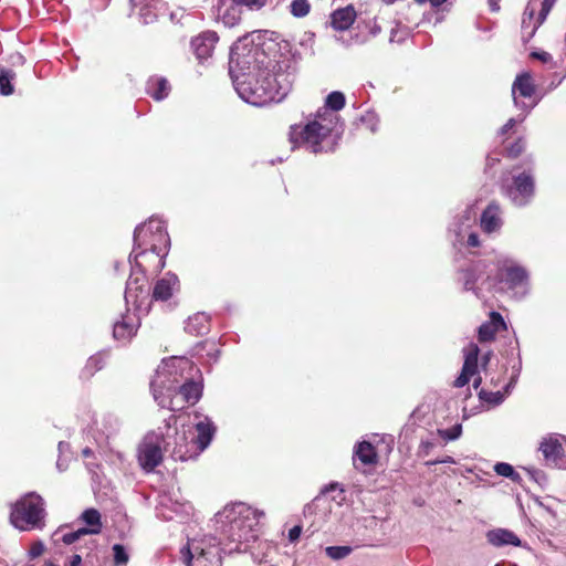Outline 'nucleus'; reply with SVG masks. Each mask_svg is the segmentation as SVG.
<instances>
[{"label": "nucleus", "instance_id": "nucleus-20", "mask_svg": "<svg viewBox=\"0 0 566 566\" xmlns=\"http://www.w3.org/2000/svg\"><path fill=\"white\" fill-rule=\"evenodd\" d=\"M179 283L178 276L171 272L165 274L164 277L159 279L153 289V300L155 301H167L172 296L174 291L177 289Z\"/></svg>", "mask_w": 566, "mask_h": 566}, {"label": "nucleus", "instance_id": "nucleus-42", "mask_svg": "<svg viewBox=\"0 0 566 566\" xmlns=\"http://www.w3.org/2000/svg\"><path fill=\"white\" fill-rule=\"evenodd\" d=\"M409 33L410 32L408 28H401L400 23H397V25L390 31L389 41L391 43H402L409 36Z\"/></svg>", "mask_w": 566, "mask_h": 566}, {"label": "nucleus", "instance_id": "nucleus-16", "mask_svg": "<svg viewBox=\"0 0 566 566\" xmlns=\"http://www.w3.org/2000/svg\"><path fill=\"white\" fill-rule=\"evenodd\" d=\"M486 263L482 260L471 261L458 271V281L462 283L465 291H472L476 296L479 290L475 286L478 280L485 273Z\"/></svg>", "mask_w": 566, "mask_h": 566}, {"label": "nucleus", "instance_id": "nucleus-36", "mask_svg": "<svg viewBox=\"0 0 566 566\" xmlns=\"http://www.w3.org/2000/svg\"><path fill=\"white\" fill-rule=\"evenodd\" d=\"M555 2L556 0H543L541 11L538 13L536 23L533 25L532 31L530 32V36H533L538 27L544 23Z\"/></svg>", "mask_w": 566, "mask_h": 566}, {"label": "nucleus", "instance_id": "nucleus-25", "mask_svg": "<svg viewBox=\"0 0 566 566\" xmlns=\"http://www.w3.org/2000/svg\"><path fill=\"white\" fill-rule=\"evenodd\" d=\"M145 90L155 101H163L169 95L170 85L165 77L150 76L146 82Z\"/></svg>", "mask_w": 566, "mask_h": 566}, {"label": "nucleus", "instance_id": "nucleus-35", "mask_svg": "<svg viewBox=\"0 0 566 566\" xmlns=\"http://www.w3.org/2000/svg\"><path fill=\"white\" fill-rule=\"evenodd\" d=\"M507 395L505 394V391H486L484 389H482L480 392H479V398L484 401V402H488L492 406H500L505 397Z\"/></svg>", "mask_w": 566, "mask_h": 566}, {"label": "nucleus", "instance_id": "nucleus-29", "mask_svg": "<svg viewBox=\"0 0 566 566\" xmlns=\"http://www.w3.org/2000/svg\"><path fill=\"white\" fill-rule=\"evenodd\" d=\"M136 325L123 317L122 321L114 324L113 336L116 340L127 343L136 334Z\"/></svg>", "mask_w": 566, "mask_h": 566}, {"label": "nucleus", "instance_id": "nucleus-9", "mask_svg": "<svg viewBox=\"0 0 566 566\" xmlns=\"http://www.w3.org/2000/svg\"><path fill=\"white\" fill-rule=\"evenodd\" d=\"M171 437L165 436L161 428L148 432L138 447V462L146 472H151L163 461V452L169 451Z\"/></svg>", "mask_w": 566, "mask_h": 566}, {"label": "nucleus", "instance_id": "nucleus-37", "mask_svg": "<svg viewBox=\"0 0 566 566\" xmlns=\"http://www.w3.org/2000/svg\"><path fill=\"white\" fill-rule=\"evenodd\" d=\"M96 535L98 530H88L87 527H81L74 532L66 533L62 536V542L66 545H71L78 541L84 535Z\"/></svg>", "mask_w": 566, "mask_h": 566}, {"label": "nucleus", "instance_id": "nucleus-64", "mask_svg": "<svg viewBox=\"0 0 566 566\" xmlns=\"http://www.w3.org/2000/svg\"><path fill=\"white\" fill-rule=\"evenodd\" d=\"M494 566H517V565L515 563H512V562H501V563H497Z\"/></svg>", "mask_w": 566, "mask_h": 566}, {"label": "nucleus", "instance_id": "nucleus-56", "mask_svg": "<svg viewBox=\"0 0 566 566\" xmlns=\"http://www.w3.org/2000/svg\"><path fill=\"white\" fill-rule=\"evenodd\" d=\"M57 449L60 455L64 457V454L70 451V444L67 442L60 441L57 444Z\"/></svg>", "mask_w": 566, "mask_h": 566}, {"label": "nucleus", "instance_id": "nucleus-6", "mask_svg": "<svg viewBox=\"0 0 566 566\" xmlns=\"http://www.w3.org/2000/svg\"><path fill=\"white\" fill-rule=\"evenodd\" d=\"M169 248L170 238L165 223L160 219L151 217L147 222L135 228L134 249L129 254V263H133L134 260L135 264L140 266L138 258L151 252L159 258L158 268L161 270L165 266V258Z\"/></svg>", "mask_w": 566, "mask_h": 566}, {"label": "nucleus", "instance_id": "nucleus-41", "mask_svg": "<svg viewBox=\"0 0 566 566\" xmlns=\"http://www.w3.org/2000/svg\"><path fill=\"white\" fill-rule=\"evenodd\" d=\"M112 551L115 565L125 566L128 563L129 556L124 545L114 544Z\"/></svg>", "mask_w": 566, "mask_h": 566}, {"label": "nucleus", "instance_id": "nucleus-52", "mask_svg": "<svg viewBox=\"0 0 566 566\" xmlns=\"http://www.w3.org/2000/svg\"><path fill=\"white\" fill-rule=\"evenodd\" d=\"M302 533V526L295 525L289 531V539L290 542H295L300 538Z\"/></svg>", "mask_w": 566, "mask_h": 566}, {"label": "nucleus", "instance_id": "nucleus-30", "mask_svg": "<svg viewBox=\"0 0 566 566\" xmlns=\"http://www.w3.org/2000/svg\"><path fill=\"white\" fill-rule=\"evenodd\" d=\"M107 357L108 353L106 350H102L92 355L85 364L84 374L91 377L98 370L103 369Z\"/></svg>", "mask_w": 566, "mask_h": 566}, {"label": "nucleus", "instance_id": "nucleus-34", "mask_svg": "<svg viewBox=\"0 0 566 566\" xmlns=\"http://www.w3.org/2000/svg\"><path fill=\"white\" fill-rule=\"evenodd\" d=\"M494 471L497 475L507 478L513 482H520L522 480L520 473L506 462H497L494 465Z\"/></svg>", "mask_w": 566, "mask_h": 566}, {"label": "nucleus", "instance_id": "nucleus-54", "mask_svg": "<svg viewBox=\"0 0 566 566\" xmlns=\"http://www.w3.org/2000/svg\"><path fill=\"white\" fill-rule=\"evenodd\" d=\"M381 32V27L377 23L376 20L371 21L369 25V34L371 36H377Z\"/></svg>", "mask_w": 566, "mask_h": 566}, {"label": "nucleus", "instance_id": "nucleus-17", "mask_svg": "<svg viewBox=\"0 0 566 566\" xmlns=\"http://www.w3.org/2000/svg\"><path fill=\"white\" fill-rule=\"evenodd\" d=\"M480 349L476 344H471L464 354V363L460 375L453 382L457 388L464 387L472 376L478 373V359Z\"/></svg>", "mask_w": 566, "mask_h": 566}, {"label": "nucleus", "instance_id": "nucleus-4", "mask_svg": "<svg viewBox=\"0 0 566 566\" xmlns=\"http://www.w3.org/2000/svg\"><path fill=\"white\" fill-rule=\"evenodd\" d=\"M263 513L252 509L243 502L233 503L216 514V523L220 524V532L227 545L234 544L229 554L244 553L249 543L258 538V525Z\"/></svg>", "mask_w": 566, "mask_h": 566}, {"label": "nucleus", "instance_id": "nucleus-55", "mask_svg": "<svg viewBox=\"0 0 566 566\" xmlns=\"http://www.w3.org/2000/svg\"><path fill=\"white\" fill-rule=\"evenodd\" d=\"M528 473L536 482H539V480L545 479V474L542 470H528Z\"/></svg>", "mask_w": 566, "mask_h": 566}, {"label": "nucleus", "instance_id": "nucleus-44", "mask_svg": "<svg viewBox=\"0 0 566 566\" xmlns=\"http://www.w3.org/2000/svg\"><path fill=\"white\" fill-rule=\"evenodd\" d=\"M150 3L143 4L139 11V17L143 23H153L157 19L156 12L153 11Z\"/></svg>", "mask_w": 566, "mask_h": 566}, {"label": "nucleus", "instance_id": "nucleus-28", "mask_svg": "<svg viewBox=\"0 0 566 566\" xmlns=\"http://www.w3.org/2000/svg\"><path fill=\"white\" fill-rule=\"evenodd\" d=\"M502 222L500 219V208L495 203H490L481 216V227L488 232H494L500 229Z\"/></svg>", "mask_w": 566, "mask_h": 566}, {"label": "nucleus", "instance_id": "nucleus-40", "mask_svg": "<svg viewBox=\"0 0 566 566\" xmlns=\"http://www.w3.org/2000/svg\"><path fill=\"white\" fill-rule=\"evenodd\" d=\"M360 123L371 132L376 133L378 129L379 117L374 111H367L359 117Z\"/></svg>", "mask_w": 566, "mask_h": 566}, {"label": "nucleus", "instance_id": "nucleus-5", "mask_svg": "<svg viewBox=\"0 0 566 566\" xmlns=\"http://www.w3.org/2000/svg\"><path fill=\"white\" fill-rule=\"evenodd\" d=\"M270 63L271 57L261 45L248 41V38L235 42L229 55V75L235 91L238 92L239 86L253 84L256 73Z\"/></svg>", "mask_w": 566, "mask_h": 566}, {"label": "nucleus", "instance_id": "nucleus-38", "mask_svg": "<svg viewBox=\"0 0 566 566\" xmlns=\"http://www.w3.org/2000/svg\"><path fill=\"white\" fill-rule=\"evenodd\" d=\"M311 4L308 0H292L290 12L296 18H303L308 14Z\"/></svg>", "mask_w": 566, "mask_h": 566}, {"label": "nucleus", "instance_id": "nucleus-33", "mask_svg": "<svg viewBox=\"0 0 566 566\" xmlns=\"http://www.w3.org/2000/svg\"><path fill=\"white\" fill-rule=\"evenodd\" d=\"M15 78V73L12 70L4 69L0 71V94L9 96L14 92L12 81Z\"/></svg>", "mask_w": 566, "mask_h": 566}, {"label": "nucleus", "instance_id": "nucleus-15", "mask_svg": "<svg viewBox=\"0 0 566 566\" xmlns=\"http://www.w3.org/2000/svg\"><path fill=\"white\" fill-rule=\"evenodd\" d=\"M243 8L233 0H218L214 17L227 28H233L241 22Z\"/></svg>", "mask_w": 566, "mask_h": 566}, {"label": "nucleus", "instance_id": "nucleus-61", "mask_svg": "<svg viewBox=\"0 0 566 566\" xmlns=\"http://www.w3.org/2000/svg\"><path fill=\"white\" fill-rule=\"evenodd\" d=\"M338 488H339V484H338V483H336V482H334V483H329L328 485H325V486L323 488L322 493H323V494H326V493H328V492H331V491H334V490H336V489H338Z\"/></svg>", "mask_w": 566, "mask_h": 566}, {"label": "nucleus", "instance_id": "nucleus-49", "mask_svg": "<svg viewBox=\"0 0 566 566\" xmlns=\"http://www.w3.org/2000/svg\"><path fill=\"white\" fill-rule=\"evenodd\" d=\"M535 10L531 8L530 4L525 8L524 14H523V21H522V28L525 29L527 27V23L531 22L534 18Z\"/></svg>", "mask_w": 566, "mask_h": 566}, {"label": "nucleus", "instance_id": "nucleus-19", "mask_svg": "<svg viewBox=\"0 0 566 566\" xmlns=\"http://www.w3.org/2000/svg\"><path fill=\"white\" fill-rule=\"evenodd\" d=\"M174 447L170 451L174 460L179 461H188L191 459H196L197 457H188L182 454V451L186 449L190 451V444L192 443V430H186L182 428L181 430H176L174 436Z\"/></svg>", "mask_w": 566, "mask_h": 566}, {"label": "nucleus", "instance_id": "nucleus-2", "mask_svg": "<svg viewBox=\"0 0 566 566\" xmlns=\"http://www.w3.org/2000/svg\"><path fill=\"white\" fill-rule=\"evenodd\" d=\"M296 66L290 59L274 60L262 66L253 84L239 86L238 95L242 101L254 106H265L282 102L293 87Z\"/></svg>", "mask_w": 566, "mask_h": 566}, {"label": "nucleus", "instance_id": "nucleus-59", "mask_svg": "<svg viewBox=\"0 0 566 566\" xmlns=\"http://www.w3.org/2000/svg\"><path fill=\"white\" fill-rule=\"evenodd\" d=\"M82 557L78 554H75L71 557L69 566H81Z\"/></svg>", "mask_w": 566, "mask_h": 566}, {"label": "nucleus", "instance_id": "nucleus-31", "mask_svg": "<svg viewBox=\"0 0 566 566\" xmlns=\"http://www.w3.org/2000/svg\"><path fill=\"white\" fill-rule=\"evenodd\" d=\"M120 420L117 416L107 413L101 420V431L106 438L116 434L120 428Z\"/></svg>", "mask_w": 566, "mask_h": 566}, {"label": "nucleus", "instance_id": "nucleus-47", "mask_svg": "<svg viewBox=\"0 0 566 566\" xmlns=\"http://www.w3.org/2000/svg\"><path fill=\"white\" fill-rule=\"evenodd\" d=\"M44 544L42 541L34 542L29 549V557L31 559L41 556L44 552Z\"/></svg>", "mask_w": 566, "mask_h": 566}, {"label": "nucleus", "instance_id": "nucleus-45", "mask_svg": "<svg viewBox=\"0 0 566 566\" xmlns=\"http://www.w3.org/2000/svg\"><path fill=\"white\" fill-rule=\"evenodd\" d=\"M525 146H526L525 140L523 138H518L516 142H514L506 148L507 157L516 158L517 156H520L523 153V150L525 149Z\"/></svg>", "mask_w": 566, "mask_h": 566}, {"label": "nucleus", "instance_id": "nucleus-58", "mask_svg": "<svg viewBox=\"0 0 566 566\" xmlns=\"http://www.w3.org/2000/svg\"><path fill=\"white\" fill-rule=\"evenodd\" d=\"M56 468L60 471H65L66 468H67V462H66V460L62 455H59V459L56 461Z\"/></svg>", "mask_w": 566, "mask_h": 566}, {"label": "nucleus", "instance_id": "nucleus-11", "mask_svg": "<svg viewBox=\"0 0 566 566\" xmlns=\"http://www.w3.org/2000/svg\"><path fill=\"white\" fill-rule=\"evenodd\" d=\"M535 84L530 73L525 72L516 76L512 85V96L515 107L530 113L539 102L535 96Z\"/></svg>", "mask_w": 566, "mask_h": 566}, {"label": "nucleus", "instance_id": "nucleus-60", "mask_svg": "<svg viewBox=\"0 0 566 566\" xmlns=\"http://www.w3.org/2000/svg\"><path fill=\"white\" fill-rule=\"evenodd\" d=\"M500 1L501 0H488L491 11L496 12L500 10Z\"/></svg>", "mask_w": 566, "mask_h": 566}, {"label": "nucleus", "instance_id": "nucleus-43", "mask_svg": "<svg viewBox=\"0 0 566 566\" xmlns=\"http://www.w3.org/2000/svg\"><path fill=\"white\" fill-rule=\"evenodd\" d=\"M462 433V426L460 423L454 424L452 428L449 429H439L438 434L447 440V441H453L457 440Z\"/></svg>", "mask_w": 566, "mask_h": 566}, {"label": "nucleus", "instance_id": "nucleus-32", "mask_svg": "<svg viewBox=\"0 0 566 566\" xmlns=\"http://www.w3.org/2000/svg\"><path fill=\"white\" fill-rule=\"evenodd\" d=\"M81 520L88 526V530L102 531L101 513L96 509H86L81 514Z\"/></svg>", "mask_w": 566, "mask_h": 566}, {"label": "nucleus", "instance_id": "nucleus-48", "mask_svg": "<svg viewBox=\"0 0 566 566\" xmlns=\"http://www.w3.org/2000/svg\"><path fill=\"white\" fill-rule=\"evenodd\" d=\"M531 56L533 59H536V60L543 62V63H548V62H552V60H553L552 55L545 51H533L531 53Z\"/></svg>", "mask_w": 566, "mask_h": 566}, {"label": "nucleus", "instance_id": "nucleus-14", "mask_svg": "<svg viewBox=\"0 0 566 566\" xmlns=\"http://www.w3.org/2000/svg\"><path fill=\"white\" fill-rule=\"evenodd\" d=\"M538 450L547 465L566 469V437L548 434L541 440Z\"/></svg>", "mask_w": 566, "mask_h": 566}, {"label": "nucleus", "instance_id": "nucleus-22", "mask_svg": "<svg viewBox=\"0 0 566 566\" xmlns=\"http://www.w3.org/2000/svg\"><path fill=\"white\" fill-rule=\"evenodd\" d=\"M506 328V324L500 313L493 312L491 314V322L483 323L478 329V338L481 343L491 342L494 339L499 328Z\"/></svg>", "mask_w": 566, "mask_h": 566}, {"label": "nucleus", "instance_id": "nucleus-18", "mask_svg": "<svg viewBox=\"0 0 566 566\" xmlns=\"http://www.w3.org/2000/svg\"><path fill=\"white\" fill-rule=\"evenodd\" d=\"M219 40L217 32L206 31L192 39L191 48L198 60L202 61L211 56Z\"/></svg>", "mask_w": 566, "mask_h": 566}, {"label": "nucleus", "instance_id": "nucleus-10", "mask_svg": "<svg viewBox=\"0 0 566 566\" xmlns=\"http://www.w3.org/2000/svg\"><path fill=\"white\" fill-rule=\"evenodd\" d=\"M501 282L509 290L516 291L520 298L530 293V273L523 265L507 255H499L495 261Z\"/></svg>", "mask_w": 566, "mask_h": 566}, {"label": "nucleus", "instance_id": "nucleus-23", "mask_svg": "<svg viewBox=\"0 0 566 566\" xmlns=\"http://www.w3.org/2000/svg\"><path fill=\"white\" fill-rule=\"evenodd\" d=\"M186 333L193 336H202L210 331V316L203 312L190 316L185 325Z\"/></svg>", "mask_w": 566, "mask_h": 566}, {"label": "nucleus", "instance_id": "nucleus-7", "mask_svg": "<svg viewBox=\"0 0 566 566\" xmlns=\"http://www.w3.org/2000/svg\"><path fill=\"white\" fill-rule=\"evenodd\" d=\"M504 195L518 208L530 205L535 196V175L533 159L514 165L511 181L503 185Z\"/></svg>", "mask_w": 566, "mask_h": 566}, {"label": "nucleus", "instance_id": "nucleus-13", "mask_svg": "<svg viewBox=\"0 0 566 566\" xmlns=\"http://www.w3.org/2000/svg\"><path fill=\"white\" fill-rule=\"evenodd\" d=\"M132 273L126 282L125 302L140 308L144 301L148 297L149 287L144 270L137 266L135 262L130 263Z\"/></svg>", "mask_w": 566, "mask_h": 566}, {"label": "nucleus", "instance_id": "nucleus-62", "mask_svg": "<svg viewBox=\"0 0 566 566\" xmlns=\"http://www.w3.org/2000/svg\"><path fill=\"white\" fill-rule=\"evenodd\" d=\"M516 382H517V381H514V380H513V375H512V376H511V379H510V381H509V384H507V385H505V387H504V389H503V390L505 391V394H506V395H510L511 390L514 388V386H515V384H516Z\"/></svg>", "mask_w": 566, "mask_h": 566}, {"label": "nucleus", "instance_id": "nucleus-51", "mask_svg": "<svg viewBox=\"0 0 566 566\" xmlns=\"http://www.w3.org/2000/svg\"><path fill=\"white\" fill-rule=\"evenodd\" d=\"M512 370H513V380L514 381H517L518 377H520V374H521V370H522V359H521V355L520 353L517 354V358H516V364H514L512 366Z\"/></svg>", "mask_w": 566, "mask_h": 566}, {"label": "nucleus", "instance_id": "nucleus-57", "mask_svg": "<svg viewBox=\"0 0 566 566\" xmlns=\"http://www.w3.org/2000/svg\"><path fill=\"white\" fill-rule=\"evenodd\" d=\"M436 463H452V464H454L455 461H454V459L452 457L447 455V457H444L442 459H438V460H434L432 462H428V464H436Z\"/></svg>", "mask_w": 566, "mask_h": 566}, {"label": "nucleus", "instance_id": "nucleus-24", "mask_svg": "<svg viewBox=\"0 0 566 566\" xmlns=\"http://www.w3.org/2000/svg\"><path fill=\"white\" fill-rule=\"evenodd\" d=\"M488 542L495 546L505 545L521 546V539L512 532L505 528H495L486 533Z\"/></svg>", "mask_w": 566, "mask_h": 566}, {"label": "nucleus", "instance_id": "nucleus-46", "mask_svg": "<svg viewBox=\"0 0 566 566\" xmlns=\"http://www.w3.org/2000/svg\"><path fill=\"white\" fill-rule=\"evenodd\" d=\"M528 113L522 112L516 117L510 118L500 129V135H505L510 132L516 124L524 122Z\"/></svg>", "mask_w": 566, "mask_h": 566}, {"label": "nucleus", "instance_id": "nucleus-26", "mask_svg": "<svg viewBox=\"0 0 566 566\" xmlns=\"http://www.w3.org/2000/svg\"><path fill=\"white\" fill-rule=\"evenodd\" d=\"M356 12L353 7L335 10L331 14V25L337 31L347 30L355 21Z\"/></svg>", "mask_w": 566, "mask_h": 566}, {"label": "nucleus", "instance_id": "nucleus-27", "mask_svg": "<svg viewBox=\"0 0 566 566\" xmlns=\"http://www.w3.org/2000/svg\"><path fill=\"white\" fill-rule=\"evenodd\" d=\"M377 452L375 447L368 441H361L355 444L353 452V461L357 459L364 465H373L377 462Z\"/></svg>", "mask_w": 566, "mask_h": 566}, {"label": "nucleus", "instance_id": "nucleus-8", "mask_svg": "<svg viewBox=\"0 0 566 566\" xmlns=\"http://www.w3.org/2000/svg\"><path fill=\"white\" fill-rule=\"evenodd\" d=\"M45 514L44 500L32 492L14 504L11 510L10 522L20 531L42 530Z\"/></svg>", "mask_w": 566, "mask_h": 566}, {"label": "nucleus", "instance_id": "nucleus-3", "mask_svg": "<svg viewBox=\"0 0 566 566\" xmlns=\"http://www.w3.org/2000/svg\"><path fill=\"white\" fill-rule=\"evenodd\" d=\"M186 367L192 368V364L186 359H171L164 361L156 371L155 379L150 382V389L155 401L161 408H168L171 411L180 410L184 408L178 402V396L181 400L189 405H195L202 396V386L195 380H186L182 385L178 386V379L174 376L177 369H185Z\"/></svg>", "mask_w": 566, "mask_h": 566}, {"label": "nucleus", "instance_id": "nucleus-39", "mask_svg": "<svg viewBox=\"0 0 566 566\" xmlns=\"http://www.w3.org/2000/svg\"><path fill=\"white\" fill-rule=\"evenodd\" d=\"M353 552L350 546H327L325 548L326 555L334 559L339 560L347 557Z\"/></svg>", "mask_w": 566, "mask_h": 566}, {"label": "nucleus", "instance_id": "nucleus-53", "mask_svg": "<svg viewBox=\"0 0 566 566\" xmlns=\"http://www.w3.org/2000/svg\"><path fill=\"white\" fill-rule=\"evenodd\" d=\"M468 247L476 248L480 245L479 235L475 232H470L467 240Z\"/></svg>", "mask_w": 566, "mask_h": 566}, {"label": "nucleus", "instance_id": "nucleus-1", "mask_svg": "<svg viewBox=\"0 0 566 566\" xmlns=\"http://www.w3.org/2000/svg\"><path fill=\"white\" fill-rule=\"evenodd\" d=\"M346 104L344 93L334 91L325 98L323 107L318 108L315 118L305 125H293L290 130V142L295 147H305L313 154L332 151L344 133V123L338 111Z\"/></svg>", "mask_w": 566, "mask_h": 566}, {"label": "nucleus", "instance_id": "nucleus-12", "mask_svg": "<svg viewBox=\"0 0 566 566\" xmlns=\"http://www.w3.org/2000/svg\"><path fill=\"white\" fill-rule=\"evenodd\" d=\"M195 419L197 420L193 424L196 433L192 432V443L190 444V451L186 449L182 451L184 457H198L210 446L217 431V427L209 417H202L196 412Z\"/></svg>", "mask_w": 566, "mask_h": 566}, {"label": "nucleus", "instance_id": "nucleus-50", "mask_svg": "<svg viewBox=\"0 0 566 566\" xmlns=\"http://www.w3.org/2000/svg\"><path fill=\"white\" fill-rule=\"evenodd\" d=\"M181 557L187 566H191V562L193 558V555L189 548V546H185L180 549Z\"/></svg>", "mask_w": 566, "mask_h": 566}, {"label": "nucleus", "instance_id": "nucleus-21", "mask_svg": "<svg viewBox=\"0 0 566 566\" xmlns=\"http://www.w3.org/2000/svg\"><path fill=\"white\" fill-rule=\"evenodd\" d=\"M476 210L472 206L465 207V209L454 218V221L450 226V230L455 233L457 239L462 240L467 230L475 221Z\"/></svg>", "mask_w": 566, "mask_h": 566}, {"label": "nucleus", "instance_id": "nucleus-63", "mask_svg": "<svg viewBox=\"0 0 566 566\" xmlns=\"http://www.w3.org/2000/svg\"><path fill=\"white\" fill-rule=\"evenodd\" d=\"M82 455H83L84 458H90V457H92V455H93V451H92V449H90L88 447L84 448V449L82 450Z\"/></svg>", "mask_w": 566, "mask_h": 566}]
</instances>
